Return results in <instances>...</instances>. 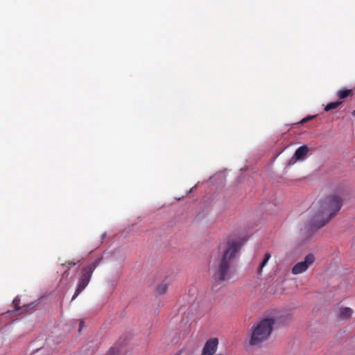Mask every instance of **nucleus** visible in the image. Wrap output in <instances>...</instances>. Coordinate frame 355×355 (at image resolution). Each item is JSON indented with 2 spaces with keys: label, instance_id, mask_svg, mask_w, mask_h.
Instances as JSON below:
<instances>
[{
  "label": "nucleus",
  "instance_id": "nucleus-1",
  "mask_svg": "<svg viewBox=\"0 0 355 355\" xmlns=\"http://www.w3.org/2000/svg\"><path fill=\"white\" fill-rule=\"evenodd\" d=\"M243 241L240 239L229 238L220 245L214 261L213 278L221 283L231 278L230 268L234 261L239 258Z\"/></svg>",
  "mask_w": 355,
  "mask_h": 355
},
{
  "label": "nucleus",
  "instance_id": "nucleus-2",
  "mask_svg": "<svg viewBox=\"0 0 355 355\" xmlns=\"http://www.w3.org/2000/svg\"><path fill=\"white\" fill-rule=\"evenodd\" d=\"M342 200L337 195L329 196L314 205L311 211L313 216L309 225L311 230H318L325 225L339 211Z\"/></svg>",
  "mask_w": 355,
  "mask_h": 355
},
{
  "label": "nucleus",
  "instance_id": "nucleus-3",
  "mask_svg": "<svg viewBox=\"0 0 355 355\" xmlns=\"http://www.w3.org/2000/svg\"><path fill=\"white\" fill-rule=\"evenodd\" d=\"M275 321L273 319L266 318L253 327L250 344L258 345L267 340L270 335Z\"/></svg>",
  "mask_w": 355,
  "mask_h": 355
},
{
  "label": "nucleus",
  "instance_id": "nucleus-4",
  "mask_svg": "<svg viewBox=\"0 0 355 355\" xmlns=\"http://www.w3.org/2000/svg\"><path fill=\"white\" fill-rule=\"evenodd\" d=\"M102 260V257H98L94 261L89 263L87 266L83 268L80 271L77 286L74 295L71 298V301L74 300L79 294L85 290L88 284L90 282L93 272L95 270L96 267L100 264Z\"/></svg>",
  "mask_w": 355,
  "mask_h": 355
},
{
  "label": "nucleus",
  "instance_id": "nucleus-5",
  "mask_svg": "<svg viewBox=\"0 0 355 355\" xmlns=\"http://www.w3.org/2000/svg\"><path fill=\"white\" fill-rule=\"evenodd\" d=\"M315 261V257L312 254H307L304 261L297 263L292 268V273L299 275L305 272Z\"/></svg>",
  "mask_w": 355,
  "mask_h": 355
},
{
  "label": "nucleus",
  "instance_id": "nucleus-6",
  "mask_svg": "<svg viewBox=\"0 0 355 355\" xmlns=\"http://www.w3.org/2000/svg\"><path fill=\"white\" fill-rule=\"evenodd\" d=\"M218 340L216 338H212L205 343L201 355H214L217 350Z\"/></svg>",
  "mask_w": 355,
  "mask_h": 355
},
{
  "label": "nucleus",
  "instance_id": "nucleus-7",
  "mask_svg": "<svg viewBox=\"0 0 355 355\" xmlns=\"http://www.w3.org/2000/svg\"><path fill=\"white\" fill-rule=\"evenodd\" d=\"M309 153V148L306 146L299 147L295 152L293 156L288 161V165L294 164L297 160L302 161L306 159Z\"/></svg>",
  "mask_w": 355,
  "mask_h": 355
},
{
  "label": "nucleus",
  "instance_id": "nucleus-8",
  "mask_svg": "<svg viewBox=\"0 0 355 355\" xmlns=\"http://www.w3.org/2000/svg\"><path fill=\"white\" fill-rule=\"evenodd\" d=\"M353 310L350 308H340L339 309L338 316L341 320H347L352 317Z\"/></svg>",
  "mask_w": 355,
  "mask_h": 355
},
{
  "label": "nucleus",
  "instance_id": "nucleus-9",
  "mask_svg": "<svg viewBox=\"0 0 355 355\" xmlns=\"http://www.w3.org/2000/svg\"><path fill=\"white\" fill-rule=\"evenodd\" d=\"M353 94V91L352 89H343L340 90L337 93V96L340 99H345L349 96H352Z\"/></svg>",
  "mask_w": 355,
  "mask_h": 355
},
{
  "label": "nucleus",
  "instance_id": "nucleus-10",
  "mask_svg": "<svg viewBox=\"0 0 355 355\" xmlns=\"http://www.w3.org/2000/svg\"><path fill=\"white\" fill-rule=\"evenodd\" d=\"M168 289V284L162 282L156 288V292L158 295H163L166 293Z\"/></svg>",
  "mask_w": 355,
  "mask_h": 355
},
{
  "label": "nucleus",
  "instance_id": "nucleus-11",
  "mask_svg": "<svg viewBox=\"0 0 355 355\" xmlns=\"http://www.w3.org/2000/svg\"><path fill=\"white\" fill-rule=\"evenodd\" d=\"M270 253H266L265 254V257L263 259V260L262 261L261 265H260V267L258 268L257 270V273L259 275H261V271H262V269L267 264L268 260L270 259Z\"/></svg>",
  "mask_w": 355,
  "mask_h": 355
},
{
  "label": "nucleus",
  "instance_id": "nucleus-12",
  "mask_svg": "<svg viewBox=\"0 0 355 355\" xmlns=\"http://www.w3.org/2000/svg\"><path fill=\"white\" fill-rule=\"evenodd\" d=\"M35 307V304L34 302L28 304L21 306V313H28L32 312Z\"/></svg>",
  "mask_w": 355,
  "mask_h": 355
},
{
  "label": "nucleus",
  "instance_id": "nucleus-13",
  "mask_svg": "<svg viewBox=\"0 0 355 355\" xmlns=\"http://www.w3.org/2000/svg\"><path fill=\"white\" fill-rule=\"evenodd\" d=\"M342 103L341 101H336V102H331V103H328L325 107H324V110L328 112V111H330L331 110H334V109H336L337 108L340 104Z\"/></svg>",
  "mask_w": 355,
  "mask_h": 355
},
{
  "label": "nucleus",
  "instance_id": "nucleus-14",
  "mask_svg": "<svg viewBox=\"0 0 355 355\" xmlns=\"http://www.w3.org/2000/svg\"><path fill=\"white\" fill-rule=\"evenodd\" d=\"M20 304V299L19 298V297H16L13 300H12V304L15 306V311H21V307H20L19 305Z\"/></svg>",
  "mask_w": 355,
  "mask_h": 355
},
{
  "label": "nucleus",
  "instance_id": "nucleus-15",
  "mask_svg": "<svg viewBox=\"0 0 355 355\" xmlns=\"http://www.w3.org/2000/svg\"><path fill=\"white\" fill-rule=\"evenodd\" d=\"M177 355H193V352L190 349L184 348L180 350Z\"/></svg>",
  "mask_w": 355,
  "mask_h": 355
},
{
  "label": "nucleus",
  "instance_id": "nucleus-16",
  "mask_svg": "<svg viewBox=\"0 0 355 355\" xmlns=\"http://www.w3.org/2000/svg\"><path fill=\"white\" fill-rule=\"evenodd\" d=\"M67 270L63 272V276H68V270L71 268V267L75 266L76 264V262L69 261L67 262Z\"/></svg>",
  "mask_w": 355,
  "mask_h": 355
},
{
  "label": "nucleus",
  "instance_id": "nucleus-17",
  "mask_svg": "<svg viewBox=\"0 0 355 355\" xmlns=\"http://www.w3.org/2000/svg\"><path fill=\"white\" fill-rule=\"evenodd\" d=\"M107 355H118V351L117 350H115L114 349H111L108 353L107 354Z\"/></svg>",
  "mask_w": 355,
  "mask_h": 355
},
{
  "label": "nucleus",
  "instance_id": "nucleus-18",
  "mask_svg": "<svg viewBox=\"0 0 355 355\" xmlns=\"http://www.w3.org/2000/svg\"><path fill=\"white\" fill-rule=\"evenodd\" d=\"M311 118H312V117L311 116V117H309V118L303 119L300 121V123H303L304 122L306 121L308 119H311Z\"/></svg>",
  "mask_w": 355,
  "mask_h": 355
},
{
  "label": "nucleus",
  "instance_id": "nucleus-19",
  "mask_svg": "<svg viewBox=\"0 0 355 355\" xmlns=\"http://www.w3.org/2000/svg\"><path fill=\"white\" fill-rule=\"evenodd\" d=\"M83 324H84V322L83 320H81L79 324L80 329L83 327Z\"/></svg>",
  "mask_w": 355,
  "mask_h": 355
},
{
  "label": "nucleus",
  "instance_id": "nucleus-20",
  "mask_svg": "<svg viewBox=\"0 0 355 355\" xmlns=\"http://www.w3.org/2000/svg\"><path fill=\"white\" fill-rule=\"evenodd\" d=\"M352 114L355 117V110L352 112Z\"/></svg>",
  "mask_w": 355,
  "mask_h": 355
},
{
  "label": "nucleus",
  "instance_id": "nucleus-21",
  "mask_svg": "<svg viewBox=\"0 0 355 355\" xmlns=\"http://www.w3.org/2000/svg\"><path fill=\"white\" fill-rule=\"evenodd\" d=\"M65 265H66V263H62L61 266H64Z\"/></svg>",
  "mask_w": 355,
  "mask_h": 355
}]
</instances>
